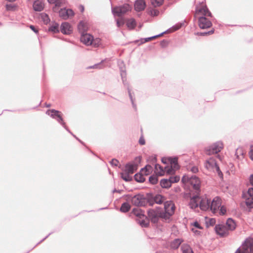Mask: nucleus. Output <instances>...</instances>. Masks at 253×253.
Returning <instances> with one entry per match:
<instances>
[{"mask_svg": "<svg viewBox=\"0 0 253 253\" xmlns=\"http://www.w3.org/2000/svg\"><path fill=\"white\" fill-rule=\"evenodd\" d=\"M165 212L159 211L160 207H157V210L149 209L148 211V217L153 223H157L159 217H164L169 218L174 213L175 206L173 204L166 202L164 204Z\"/></svg>", "mask_w": 253, "mask_h": 253, "instance_id": "f257e3e1", "label": "nucleus"}, {"mask_svg": "<svg viewBox=\"0 0 253 253\" xmlns=\"http://www.w3.org/2000/svg\"><path fill=\"white\" fill-rule=\"evenodd\" d=\"M126 200L131 202V204L137 207H147L148 206V200L147 193L145 195L138 193L134 196L131 194L125 195Z\"/></svg>", "mask_w": 253, "mask_h": 253, "instance_id": "f03ea898", "label": "nucleus"}, {"mask_svg": "<svg viewBox=\"0 0 253 253\" xmlns=\"http://www.w3.org/2000/svg\"><path fill=\"white\" fill-rule=\"evenodd\" d=\"M148 200V206H153L155 204H162L165 198L162 195L159 194H153L151 192L147 193Z\"/></svg>", "mask_w": 253, "mask_h": 253, "instance_id": "7ed1b4c3", "label": "nucleus"}, {"mask_svg": "<svg viewBox=\"0 0 253 253\" xmlns=\"http://www.w3.org/2000/svg\"><path fill=\"white\" fill-rule=\"evenodd\" d=\"M242 246V249L239 248L235 253H253V241L252 238H247Z\"/></svg>", "mask_w": 253, "mask_h": 253, "instance_id": "20e7f679", "label": "nucleus"}, {"mask_svg": "<svg viewBox=\"0 0 253 253\" xmlns=\"http://www.w3.org/2000/svg\"><path fill=\"white\" fill-rule=\"evenodd\" d=\"M120 69L121 76V78H122L123 83L124 84L125 86H127V91H128L129 97L130 100V101L131 102V104H132V107L134 108V109L136 110V105L134 102V99H133V96H132V94L131 93L130 89H129V88L128 87V85L127 84V83L126 82V71L125 69H124L123 68V67H120Z\"/></svg>", "mask_w": 253, "mask_h": 253, "instance_id": "39448f33", "label": "nucleus"}, {"mask_svg": "<svg viewBox=\"0 0 253 253\" xmlns=\"http://www.w3.org/2000/svg\"><path fill=\"white\" fill-rule=\"evenodd\" d=\"M134 161L135 162L128 163L126 164L125 172L132 174L137 170L138 164L141 162V157H136Z\"/></svg>", "mask_w": 253, "mask_h": 253, "instance_id": "423d86ee", "label": "nucleus"}, {"mask_svg": "<svg viewBox=\"0 0 253 253\" xmlns=\"http://www.w3.org/2000/svg\"><path fill=\"white\" fill-rule=\"evenodd\" d=\"M223 147V143L221 141H219L215 142L209 147L207 148L206 149V153L209 155L217 154L221 151Z\"/></svg>", "mask_w": 253, "mask_h": 253, "instance_id": "0eeeda50", "label": "nucleus"}, {"mask_svg": "<svg viewBox=\"0 0 253 253\" xmlns=\"http://www.w3.org/2000/svg\"><path fill=\"white\" fill-rule=\"evenodd\" d=\"M200 4L201 5V6L197 5L196 7V14L197 15L199 13H201L203 15L202 16H205V17L206 16L212 17V14L209 11L204 1L203 0L201 2H200Z\"/></svg>", "mask_w": 253, "mask_h": 253, "instance_id": "6e6552de", "label": "nucleus"}, {"mask_svg": "<svg viewBox=\"0 0 253 253\" xmlns=\"http://www.w3.org/2000/svg\"><path fill=\"white\" fill-rule=\"evenodd\" d=\"M214 229L216 234L221 237H227L229 234V232L224 225L217 224L215 225Z\"/></svg>", "mask_w": 253, "mask_h": 253, "instance_id": "1a4fd4ad", "label": "nucleus"}, {"mask_svg": "<svg viewBox=\"0 0 253 253\" xmlns=\"http://www.w3.org/2000/svg\"><path fill=\"white\" fill-rule=\"evenodd\" d=\"M74 14L75 13L73 10L70 8H61L59 11V15L60 17L64 20H66L69 18L73 16Z\"/></svg>", "mask_w": 253, "mask_h": 253, "instance_id": "9d476101", "label": "nucleus"}, {"mask_svg": "<svg viewBox=\"0 0 253 253\" xmlns=\"http://www.w3.org/2000/svg\"><path fill=\"white\" fill-rule=\"evenodd\" d=\"M198 25L201 29H204L211 27L212 23L205 16H201L198 18Z\"/></svg>", "mask_w": 253, "mask_h": 253, "instance_id": "9b49d317", "label": "nucleus"}, {"mask_svg": "<svg viewBox=\"0 0 253 253\" xmlns=\"http://www.w3.org/2000/svg\"><path fill=\"white\" fill-rule=\"evenodd\" d=\"M93 37L89 34L86 33L81 34V42L86 45H91L92 43Z\"/></svg>", "mask_w": 253, "mask_h": 253, "instance_id": "f8f14e48", "label": "nucleus"}, {"mask_svg": "<svg viewBox=\"0 0 253 253\" xmlns=\"http://www.w3.org/2000/svg\"><path fill=\"white\" fill-rule=\"evenodd\" d=\"M201 197L199 195H195L193 196L190 200L189 206L192 209H195L199 207V202Z\"/></svg>", "mask_w": 253, "mask_h": 253, "instance_id": "ddd939ff", "label": "nucleus"}, {"mask_svg": "<svg viewBox=\"0 0 253 253\" xmlns=\"http://www.w3.org/2000/svg\"><path fill=\"white\" fill-rule=\"evenodd\" d=\"M211 200L207 198H201L199 202V207L203 211H207L211 209Z\"/></svg>", "mask_w": 253, "mask_h": 253, "instance_id": "4468645a", "label": "nucleus"}, {"mask_svg": "<svg viewBox=\"0 0 253 253\" xmlns=\"http://www.w3.org/2000/svg\"><path fill=\"white\" fill-rule=\"evenodd\" d=\"M128 7L126 6L115 7L112 9V12L114 15L121 16L128 11Z\"/></svg>", "mask_w": 253, "mask_h": 253, "instance_id": "2eb2a0df", "label": "nucleus"}, {"mask_svg": "<svg viewBox=\"0 0 253 253\" xmlns=\"http://www.w3.org/2000/svg\"><path fill=\"white\" fill-rule=\"evenodd\" d=\"M210 206L211 210L213 212H215L217 209H218V208L221 206L219 198L216 197L213 198L212 201L211 202V201Z\"/></svg>", "mask_w": 253, "mask_h": 253, "instance_id": "dca6fc26", "label": "nucleus"}, {"mask_svg": "<svg viewBox=\"0 0 253 253\" xmlns=\"http://www.w3.org/2000/svg\"><path fill=\"white\" fill-rule=\"evenodd\" d=\"M146 7V2L144 0H136L134 2V9L137 12H140Z\"/></svg>", "mask_w": 253, "mask_h": 253, "instance_id": "f3484780", "label": "nucleus"}, {"mask_svg": "<svg viewBox=\"0 0 253 253\" xmlns=\"http://www.w3.org/2000/svg\"><path fill=\"white\" fill-rule=\"evenodd\" d=\"M194 180H195V182L193 183L192 180L190 184L192 186L193 189L195 190L196 195H199L201 192L200 180L197 176H194Z\"/></svg>", "mask_w": 253, "mask_h": 253, "instance_id": "a211bd4d", "label": "nucleus"}, {"mask_svg": "<svg viewBox=\"0 0 253 253\" xmlns=\"http://www.w3.org/2000/svg\"><path fill=\"white\" fill-rule=\"evenodd\" d=\"M60 31L64 35H69L72 32L71 27L68 22H63L60 26Z\"/></svg>", "mask_w": 253, "mask_h": 253, "instance_id": "6ab92c4d", "label": "nucleus"}, {"mask_svg": "<svg viewBox=\"0 0 253 253\" xmlns=\"http://www.w3.org/2000/svg\"><path fill=\"white\" fill-rule=\"evenodd\" d=\"M78 29L81 34L86 33L88 29L87 22L83 20L81 21L78 25Z\"/></svg>", "mask_w": 253, "mask_h": 253, "instance_id": "aec40b11", "label": "nucleus"}, {"mask_svg": "<svg viewBox=\"0 0 253 253\" xmlns=\"http://www.w3.org/2000/svg\"><path fill=\"white\" fill-rule=\"evenodd\" d=\"M228 231H233L236 229V225L234 220L231 218L227 219L226 222V225Z\"/></svg>", "mask_w": 253, "mask_h": 253, "instance_id": "412c9836", "label": "nucleus"}, {"mask_svg": "<svg viewBox=\"0 0 253 253\" xmlns=\"http://www.w3.org/2000/svg\"><path fill=\"white\" fill-rule=\"evenodd\" d=\"M182 239L177 238L175 239L174 240L171 241L170 243V248L172 250H176L180 246V244L182 242Z\"/></svg>", "mask_w": 253, "mask_h": 253, "instance_id": "4be33fe9", "label": "nucleus"}, {"mask_svg": "<svg viewBox=\"0 0 253 253\" xmlns=\"http://www.w3.org/2000/svg\"><path fill=\"white\" fill-rule=\"evenodd\" d=\"M33 9L36 11H41L43 9V4L40 0H36L33 5Z\"/></svg>", "mask_w": 253, "mask_h": 253, "instance_id": "5701e85b", "label": "nucleus"}, {"mask_svg": "<svg viewBox=\"0 0 253 253\" xmlns=\"http://www.w3.org/2000/svg\"><path fill=\"white\" fill-rule=\"evenodd\" d=\"M132 213L140 218L145 217L144 211L138 208H134L132 211Z\"/></svg>", "mask_w": 253, "mask_h": 253, "instance_id": "b1692460", "label": "nucleus"}, {"mask_svg": "<svg viewBox=\"0 0 253 253\" xmlns=\"http://www.w3.org/2000/svg\"><path fill=\"white\" fill-rule=\"evenodd\" d=\"M61 114V112L55 109L47 110L46 114L50 116L53 119H56Z\"/></svg>", "mask_w": 253, "mask_h": 253, "instance_id": "393cba45", "label": "nucleus"}, {"mask_svg": "<svg viewBox=\"0 0 253 253\" xmlns=\"http://www.w3.org/2000/svg\"><path fill=\"white\" fill-rule=\"evenodd\" d=\"M217 165V164L216 161L213 159L211 158L209 160H207L205 167L207 169H209L211 168H213Z\"/></svg>", "mask_w": 253, "mask_h": 253, "instance_id": "a878e982", "label": "nucleus"}, {"mask_svg": "<svg viewBox=\"0 0 253 253\" xmlns=\"http://www.w3.org/2000/svg\"><path fill=\"white\" fill-rule=\"evenodd\" d=\"M126 24L129 30H132L136 27V22L134 18H131L127 20Z\"/></svg>", "mask_w": 253, "mask_h": 253, "instance_id": "bb28decb", "label": "nucleus"}, {"mask_svg": "<svg viewBox=\"0 0 253 253\" xmlns=\"http://www.w3.org/2000/svg\"><path fill=\"white\" fill-rule=\"evenodd\" d=\"M48 31L54 33L59 32V24L55 22H52V24L48 28Z\"/></svg>", "mask_w": 253, "mask_h": 253, "instance_id": "cd10ccee", "label": "nucleus"}, {"mask_svg": "<svg viewBox=\"0 0 253 253\" xmlns=\"http://www.w3.org/2000/svg\"><path fill=\"white\" fill-rule=\"evenodd\" d=\"M131 208V206L127 202L123 203L121 207H120V211L123 213H126L128 212Z\"/></svg>", "mask_w": 253, "mask_h": 253, "instance_id": "c85d7f7f", "label": "nucleus"}, {"mask_svg": "<svg viewBox=\"0 0 253 253\" xmlns=\"http://www.w3.org/2000/svg\"><path fill=\"white\" fill-rule=\"evenodd\" d=\"M160 185L162 188L166 189L169 188L171 186L169 179L165 178L161 180Z\"/></svg>", "mask_w": 253, "mask_h": 253, "instance_id": "c756f323", "label": "nucleus"}, {"mask_svg": "<svg viewBox=\"0 0 253 253\" xmlns=\"http://www.w3.org/2000/svg\"><path fill=\"white\" fill-rule=\"evenodd\" d=\"M182 253H194L191 247L187 244H184L181 247Z\"/></svg>", "mask_w": 253, "mask_h": 253, "instance_id": "7c9ffc66", "label": "nucleus"}, {"mask_svg": "<svg viewBox=\"0 0 253 253\" xmlns=\"http://www.w3.org/2000/svg\"><path fill=\"white\" fill-rule=\"evenodd\" d=\"M194 176L195 175H189L188 174L184 175L181 179V181L183 183H190L191 181L194 180Z\"/></svg>", "mask_w": 253, "mask_h": 253, "instance_id": "2f4dec72", "label": "nucleus"}, {"mask_svg": "<svg viewBox=\"0 0 253 253\" xmlns=\"http://www.w3.org/2000/svg\"><path fill=\"white\" fill-rule=\"evenodd\" d=\"M168 160L170 165H173L174 168L177 169L179 168L177 157H169Z\"/></svg>", "mask_w": 253, "mask_h": 253, "instance_id": "473e14b6", "label": "nucleus"}, {"mask_svg": "<svg viewBox=\"0 0 253 253\" xmlns=\"http://www.w3.org/2000/svg\"><path fill=\"white\" fill-rule=\"evenodd\" d=\"M56 121L60 124L69 133H71V131L68 129V128L66 126L65 123L63 122V118L62 116V113L58 116L56 119H55Z\"/></svg>", "mask_w": 253, "mask_h": 253, "instance_id": "72a5a7b5", "label": "nucleus"}, {"mask_svg": "<svg viewBox=\"0 0 253 253\" xmlns=\"http://www.w3.org/2000/svg\"><path fill=\"white\" fill-rule=\"evenodd\" d=\"M130 173L126 172L120 173L121 178L126 182H129L132 180V178L129 175Z\"/></svg>", "mask_w": 253, "mask_h": 253, "instance_id": "f704fd0d", "label": "nucleus"}, {"mask_svg": "<svg viewBox=\"0 0 253 253\" xmlns=\"http://www.w3.org/2000/svg\"><path fill=\"white\" fill-rule=\"evenodd\" d=\"M134 178L135 181L139 183H142L145 181V179L142 174L140 172L137 173L134 175Z\"/></svg>", "mask_w": 253, "mask_h": 253, "instance_id": "c9c22d12", "label": "nucleus"}, {"mask_svg": "<svg viewBox=\"0 0 253 253\" xmlns=\"http://www.w3.org/2000/svg\"><path fill=\"white\" fill-rule=\"evenodd\" d=\"M147 13L151 16H157L160 12L158 9H154L152 8H149L147 9Z\"/></svg>", "mask_w": 253, "mask_h": 253, "instance_id": "e433bc0d", "label": "nucleus"}, {"mask_svg": "<svg viewBox=\"0 0 253 253\" xmlns=\"http://www.w3.org/2000/svg\"><path fill=\"white\" fill-rule=\"evenodd\" d=\"M41 19L45 25L48 24L50 21V19L49 18L48 15L45 13H42L41 14Z\"/></svg>", "mask_w": 253, "mask_h": 253, "instance_id": "4c0bfd02", "label": "nucleus"}, {"mask_svg": "<svg viewBox=\"0 0 253 253\" xmlns=\"http://www.w3.org/2000/svg\"><path fill=\"white\" fill-rule=\"evenodd\" d=\"M158 174L156 175H152L149 177V182L155 185L157 183L158 181Z\"/></svg>", "mask_w": 253, "mask_h": 253, "instance_id": "58836bf2", "label": "nucleus"}, {"mask_svg": "<svg viewBox=\"0 0 253 253\" xmlns=\"http://www.w3.org/2000/svg\"><path fill=\"white\" fill-rule=\"evenodd\" d=\"M183 24V23H178L175 24V25L173 26L172 27L169 28L170 29V31H169V33L174 32L179 29L180 28L182 27Z\"/></svg>", "mask_w": 253, "mask_h": 253, "instance_id": "ea45409f", "label": "nucleus"}, {"mask_svg": "<svg viewBox=\"0 0 253 253\" xmlns=\"http://www.w3.org/2000/svg\"><path fill=\"white\" fill-rule=\"evenodd\" d=\"M174 167L173 168L172 166L170 167L167 166L165 167V170L168 174H173L175 172Z\"/></svg>", "mask_w": 253, "mask_h": 253, "instance_id": "a19ab883", "label": "nucleus"}, {"mask_svg": "<svg viewBox=\"0 0 253 253\" xmlns=\"http://www.w3.org/2000/svg\"><path fill=\"white\" fill-rule=\"evenodd\" d=\"M138 222L142 227H147L149 225V222L148 220H139L138 221Z\"/></svg>", "mask_w": 253, "mask_h": 253, "instance_id": "79ce46f5", "label": "nucleus"}, {"mask_svg": "<svg viewBox=\"0 0 253 253\" xmlns=\"http://www.w3.org/2000/svg\"><path fill=\"white\" fill-rule=\"evenodd\" d=\"M50 3L54 4L55 7H60L62 4V0H47Z\"/></svg>", "mask_w": 253, "mask_h": 253, "instance_id": "37998d69", "label": "nucleus"}, {"mask_svg": "<svg viewBox=\"0 0 253 253\" xmlns=\"http://www.w3.org/2000/svg\"><path fill=\"white\" fill-rule=\"evenodd\" d=\"M246 205L250 209L253 208V198H249L246 200Z\"/></svg>", "mask_w": 253, "mask_h": 253, "instance_id": "c03bdc74", "label": "nucleus"}, {"mask_svg": "<svg viewBox=\"0 0 253 253\" xmlns=\"http://www.w3.org/2000/svg\"><path fill=\"white\" fill-rule=\"evenodd\" d=\"M155 169H159L160 170V171L158 172V175L159 176H162L164 175V173L165 172L162 166H160L159 164H155Z\"/></svg>", "mask_w": 253, "mask_h": 253, "instance_id": "a18cd8bd", "label": "nucleus"}, {"mask_svg": "<svg viewBox=\"0 0 253 253\" xmlns=\"http://www.w3.org/2000/svg\"><path fill=\"white\" fill-rule=\"evenodd\" d=\"M169 181H170V184L177 183L180 180V177L179 176H170L169 177Z\"/></svg>", "mask_w": 253, "mask_h": 253, "instance_id": "49530a36", "label": "nucleus"}, {"mask_svg": "<svg viewBox=\"0 0 253 253\" xmlns=\"http://www.w3.org/2000/svg\"><path fill=\"white\" fill-rule=\"evenodd\" d=\"M164 0H151V3L155 7L159 6L163 3Z\"/></svg>", "mask_w": 253, "mask_h": 253, "instance_id": "de8ad7c7", "label": "nucleus"}, {"mask_svg": "<svg viewBox=\"0 0 253 253\" xmlns=\"http://www.w3.org/2000/svg\"><path fill=\"white\" fill-rule=\"evenodd\" d=\"M214 168L215 169L216 172L218 173V175L219 177L221 179H223V174L222 171H221L219 166L217 165Z\"/></svg>", "mask_w": 253, "mask_h": 253, "instance_id": "09e8293b", "label": "nucleus"}, {"mask_svg": "<svg viewBox=\"0 0 253 253\" xmlns=\"http://www.w3.org/2000/svg\"><path fill=\"white\" fill-rule=\"evenodd\" d=\"M5 7L7 11H14L15 9L16 6L12 4H7L5 5Z\"/></svg>", "mask_w": 253, "mask_h": 253, "instance_id": "8fccbe9b", "label": "nucleus"}, {"mask_svg": "<svg viewBox=\"0 0 253 253\" xmlns=\"http://www.w3.org/2000/svg\"><path fill=\"white\" fill-rule=\"evenodd\" d=\"M103 60L100 62V63H99L98 64H96L92 66H90L88 67V68L89 69H91V68H98V69H101L102 68V66L101 65V63L103 62Z\"/></svg>", "mask_w": 253, "mask_h": 253, "instance_id": "3c124183", "label": "nucleus"}, {"mask_svg": "<svg viewBox=\"0 0 253 253\" xmlns=\"http://www.w3.org/2000/svg\"><path fill=\"white\" fill-rule=\"evenodd\" d=\"M110 164L112 166H117L119 163V162L118 160H117V159H113L110 162Z\"/></svg>", "mask_w": 253, "mask_h": 253, "instance_id": "603ef678", "label": "nucleus"}, {"mask_svg": "<svg viewBox=\"0 0 253 253\" xmlns=\"http://www.w3.org/2000/svg\"><path fill=\"white\" fill-rule=\"evenodd\" d=\"M190 171L193 173H196L198 172V168L196 166H193L190 168Z\"/></svg>", "mask_w": 253, "mask_h": 253, "instance_id": "864d4df0", "label": "nucleus"}, {"mask_svg": "<svg viewBox=\"0 0 253 253\" xmlns=\"http://www.w3.org/2000/svg\"><path fill=\"white\" fill-rule=\"evenodd\" d=\"M248 194L250 198H253V188L251 187L248 189Z\"/></svg>", "mask_w": 253, "mask_h": 253, "instance_id": "5fc2aeb1", "label": "nucleus"}, {"mask_svg": "<svg viewBox=\"0 0 253 253\" xmlns=\"http://www.w3.org/2000/svg\"><path fill=\"white\" fill-rule=\"evenodd\" d=\"M207 223L211 226H213L215 224V220L214 218H211Z\"/></svg>", "mask_w": 253, "mask_h": 253, "instance_id": "6e6d98bb", "label": "nucleus"}, {"mask_svg": "<svg viewBox=\"0 0 253 253\" xmlns=\"http://www.w3.org/2000/svg\"><path fill=\"white\" fill-rule=\"evenodd\" d=\"M226 212V210L225 208H224L223 206H222L220 207V213L221 215H224Z\"/></svg>", "mask_w": 253, "mask_h": 253, "instance_id": "4d7b16f0", "label": "nucleus"}, {"mask_svg": "<svg viewBox=\"0 0 253 253\" xmlns=\"http://www.w3.org/2000/svg\"><path fill=\"white\" fill-rule=\"evenodd\" d=\"M139 143L141 145H144L145 144V141L143 136H141L139 139Z\"/></svg>", "mask_w": 253, "mask_h": 253, "instance_id": "13d9d810", "label": "nucleus"}, {"mask_svg": "<svg viewBox=\"0 0 253 253\" xmlns=\"http://www.w3.org/2000/svg\"><path fill=\"white\" fill-rule=\"evenodd\" d=\"M168 42L166 40H163L161 42L160 45L162 47L166 46L168 44Z\"/></svg>", "mask_w": 253, "mask_h": 253, "instance_id": "bf43d9fd", "label": "nucleus"}, {"mask_svg": "<svg viewBox=\"0 0 253 253\" xmlns=\"http://www.w3.org/2000/svg\"><path fill=\"white\" fill-rule=\"evenodd\" d=\"M193 225L196 228L198 229H202V226L200 225V224L199 223V222L197 221H195Z\"/></svg>", "mask_w": 253, "mask_h": 253, "instance_id": "052dcab7", "label": "nucleus"}, {"mask_svg": "<svg viewBox=\"0 0 253 253\" xmlns=\"http://www.w3.org/2000/svg\"><path fill=\"white\" fill-rule=\"evenodd\" d=\"M149 166V167H151L150 166H146L144 168H142L141 170V171H145V175H148L149 174L148 172V170H147V167Z\"/></svg>", "mask_w": 253, "mask_h": 253, "instance_id": "680f3d73", "label": "nucleus"}, {"mask_svg": "<svg viewBox=\"0 0 253 253\" xmlns=\"http://www.w3.org/2000/svg\"><path fill=\"white\" fill-rule=\"evenodd\" d=\"M152 40L151 37H149V38H144V39H141V43H144L145 42H149V41Z\"/></svg>", "mask_w": 253, "mask_h": 253, "instance_id": "e2e57ef3", "label": "nucleus"}, {"mask_svg": "<svg viewBox=\"0 0 253 253\" xmlns=\"http://www.w3.org/2000/svg\"><path fill=\"white\" fill-rule=\"evenodd\" d=\"M250 158L252 160H253V146H251V150L249 152Z\"/></svg>", "mask_w": 253, "mask_h": 253, "instance_id": "0e129e2a", "label": "nucleus"}, {"mask_svg": "<svg viewBox=\"0 0 253 253\" xmlns=\"http://www.w3.org/2000/svg\"><path fill=\"white\" fill-rule=\"evenodd\" d=\"M30 28L35 33H38V30L35 28L34 25H31L30 26Z\"/></svg>", "mask_w": 253, "mask_h": 253, "instance_id": "69168bd1", "label": "nucleus"}, {"mask_svg": "<svg viewBox=\"0 0 253 253\" xmlns=\"http://www.w3.org/2000/svg\"><path fill=\"white\" fill-rule=\"evenodd\" d=\"M197 35L200 36H207V32H198L197 33Z\"/></svg>", "mask_w": 253, "mask_h": 253, "instance_id": "338daca9", "label": "nucleus"}, {"mask_svg": "<svg viewBox=\"0 0 253 253\" xmlns=\"http://www.w3.org/2000/svg\"><path fill=\"white\" fill-rule=\"evenodd\" d=\"M249 181L251 185L253 186V174L250 175L249 177Z\"/></svg>", "mask_w": 253, "mask_h": 253, "instance_id": "774afa93", "label": "nucleus"}]
</instances>
